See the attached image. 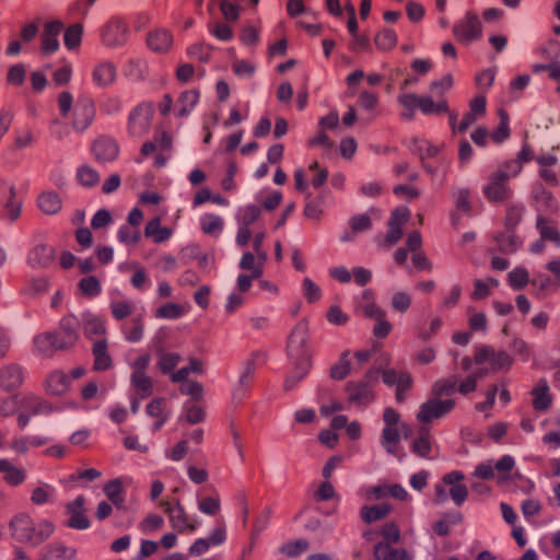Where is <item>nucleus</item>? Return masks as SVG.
<instances>
[{
    "label": "nucleus",
    "mask_w": 560,
    "mask_h": 560,
    "mask_svg": "<svg viewBox=\"0 0 560 560\" xmlns=\"http://www.w3.org/2000/svg\"><path fill=\"white\" fill-rule=\"evenodd\" d=\"M267 354L262 351H255L244 363V370L240 375L238 384L244 392L254 378L258 365L266 362Z\"/></svg>",
    "instance_id": "nucleus-23"
},
{
    "label": "nucleus",
    "mask_w": 560,
    "mask_h": 560,
    "mask_svg": "<svg viewBox=\"0 0 560 560\" xmlns=\"http://www.w3.org/2000/svg\"><path fill=\"white\" fill-rule=\"evenodd\" d=\"M104 492L116 506H120L122 504V483L119 479L108 481L104 487Z\"/></svg>",
    "instance_id": "nucleus-55"
},
{
    "label": "nucleus",
    "mask_w": 560,
    "mask_h": 560,
    "mask_svg": "<svg viewBox=\"0 0 560 560\" xmlns=\"http://www.w3.org/2000/svg\"><path fill=\"white\" fill-rule=\"evenodd\" d=\"M132 310L133 305L131 302L117 301L110 303L112 315L117 320L128 317L132 313Z\"/></svg>",
    "instance_id": "nucleus-62"
},
{
    "label": "nucleus",
    "mask_w": 560,
    "mask_h": 560,
    "mask_svg": "<svg viewBox=\"0 0 560 560\" xmlns=\"http://www.w3.org/2000/svg\"><path fill=\"white\" fill-rule=\"evenodd\" d=\"M63 30V23L59 20L47 22L42 33L40 51L44 55H51L59 48L58 36Z\"/></svg>",
    "instance_id": "nucleus-16"
},
{
    "label": "nucleus",
    "mask_w": 560,
    "mask_h": 560,
    "mask_svg": "<svg viewBox=\"0 0 560 560\" xmlns=\"http://www.w3.org/2000/svg\"><path fill=\"white\" fill-rule=\"evenodd\" d=\"M57 103L61 117L69 119L75 132L88 130L96 118V105L89 94H80L74 101L70 92L63 91L58 95Z\"/></svg>",
    "instance_id": "nucleus-2"
},
{
    "label": "nucleus",
    "mask_w": 560,
    "mask_h": 560,
    "mask_svg": "<svg viewBox=\"0 0 560 560\" xmlns=\"http://www.w3.org/2000/svg\"><path fill=\"white\" fill-rule=\"evenodd\" d=\"M499 252L503 254H513L522 245V241L515 235L513 230L498 233L494 236Z\"/></svg>",
    "instance_id": "nucleus-34"
},
{
    "label": "nucleus",
    "mask_w": 560,
    "mask_h": 560,
    "mask_svg": "<svg viewBox=\"0 0 560 560\" xmlns=\"http://www.w3.org/2000/svg\"><path fill=\"white\" fill-rule=\"evenodd\" d=\"M84 504L85 498L83 495L77 497L67 504V513L70 515L67 521V526L74 529H86L90 527V521L85 515Z\"/></svg>",
    "instance_id": "nucleus-15"
},
{
    "label": "nucleus",
    "mask_w": 560,
    "mask_h": 560,
    "mask_svg": "<svg viewBox=\"0 0 560 560\" xmlns=\"http://www.w3.org/2000/svg\"><path fill=\"white\" fill-rule=\"evenodd\" d=\"M366 542H372L374 560H385V526L380 529H366L363 533Z\"/></svg>",
    "instance_id": "nucleus-30"
},
{
    "label": "nucleus",
    "mask_w": 560,
    "mask_h": 560,
    "mask_svg": "<svg viewBox=\"0 0 560 560\" xmlns=\"http://www.w3.org/2000/svg\"><path fill=\"white\" fill-rule=\"evenodd\" d=\"M350 350H345L339 360L330 368L329 375L335 381L345 380L353 370L350 362Z\"/></svg>",
    "instance_id": "nucleus-37"
},
{
    "label": "nucleus",
    "mask_w": 560,
    "mask_h": 560,
    "mask_svg": "<svg viewBox=\"0 0 560 560\" xmlns=\"http://www.w3.org/2000/svg\"><path fill=\"white\" fill-rule=\"evenodd\" d=\"M411 433V428L400 421V415L393 408L387 407V445L398 442L400 438L408 439Z\"/></svg>",
    "instance_id": "nucleus-13"
},
{
    "label": "nucleus",
    "mask_w": 560,
    "mask_h": 560,
    "mask_svg": "<svg viewBox=\"0 0 560 560\" xmlns=\"http://www.w3.org/2000/svg\"><path fill=\"white\" fill-rule=\"evenodd\" d=\"M23 381V370L16 363H10L0 370V387L5 392L19 388Z\"/></svg>",
    "instance_id": "nucleus-20"
},
{
    "label": "nucleus",
    "mask_w": 560,
    "mask_h": 560,
    "mask_svg": "<svg viewBox=\"0 0 560 560\" xmlns=\"http://www.w3.org/2000/svg\"><path fill=\"white\" fill-rule=\"evenodd\" d=\"M537 228L539 229L542 240L555 242L558 246H560V233L556 228L548 225L545 218H539L537 220Z\"/></svg>",
    "instance_id": "nucleus-59"
},
{
    "label": "nucleus",
    "mask_w": 560,
    "mask_h": 560,
    "mask_svg": "<svg viewBox=\"0 0 560 560\" xmlns=\"http://www.w3.org/2000/svg\"><path fill=\"white\" fill-rule=\"evenodd\" d=\"M92 353L94 357L93 369L95 371H106L112 368L113 360L108 353L106 339L95 341L92 348Z\"/></svg>",
    "instance_id": "nucleus-29"
},
{
    "label": "nucleus",
    "mask_w": 560,
    "mask_h": 560,
    "mask_svg": "<svg viewBox=\"0 0 560 560\" xmlns=\"http://www.w3.org/2000/svg\"><path fill=\"white\" fill-rule=\"evenodd\" d=\"M92 153L97 162L109 163L118 158L119 145L109 137H101L93 142Z\"/></svg>",
    "instance_id": "nucleus-14"
},
{
    "label": "nucleus",
    "mask_w": 560,
    "mask_h": 560,
    "mask_svg": "<svg viewBox=\"0 0 560 560\" xmlns=\"http://www.w3.org/2000/svg\"><path fill=\"white\" fill-rule=\"evenodd\" d=\"M349 225L351 228V232H345V234L340 237L342 242L351 241L352 234L364 232L371 229V217L369 213L354 215L349 220Z\"/></svg>",
    "instance_id": "nucleus-41"
},
{
    "label": "nucleus",
    "mask_w": 560,
    "mask_h": 560,
    "mask_svg": "<svg viewBox=\"0 0 560 560\" xmlns=\"http://www.w3.org/2000/svg\"><path fill=\"white\" fill-rule=\"evenodd\" d=\"M9 528L14 540L32 547L40 546L55 532V525L51 522L47 520L35 522L26 513H19L13 516L9 523Z\"/></svg>",
    "instance_id": "nucleus-3"
},
{
    "label": "nucleus",
    "mask_w": 560,
    "mask_h": 560,
    "mask_svg": "<svg viewBox=\"0 0 560 560\" xmlns=\"http://www.w3.org/2000/svg\"><path fill=\"white\" fill-rule=\"evenodd\" d=\"M509 173L498 170L489 175V183L483 186V194L489 201L499 202L510 198Z\"/></svg>",
    "instance_id": "nucleus-10"
},
{
    "label": "nucleus",
    "mask_w": 560,
    "mask_h": 560,
    "mask_svg": "<svg viewBox=\"0 0 560 560\" xmlns=\"http://www.w3.org/2000/svg\"><path fill=\"white\" fill-rule=\"evenodd\" d=\"M378 380L380 378H368V375L364 374L361 381L349 382L346 385L348 402L357 407H363L371 404L375 397L373 388L377 384Z\"/></svg>",
    "instance_id": "nucleus-8"
},
{
    "label": "nucleus",
    "mask_w": 560,
    "mask_h": 560,
    "mask_svg": "<svg viewBox=\"0 0 560 560\" xmlns=\"http://www.w3.org/2000/svg\"><path fill=\"white\" fill-rule=\"evenodd\" d=\"M199 101V92L197 90L185 91L179 96V104L182 108L179 109V116H186L188 113L195 107V105Z\"/></svg>",
    "instance_id": "nucleus-52"
},
{
    "label": "nucleus",
    "mask_w": 560,
    "mask_h": 560,
    "mask_svg": "<svg viewBox=\"0 0 560 560\" xmlns=\"http://www.w3.org/2000/svg\"><path fill=\"white\" fill-rule=\"evenodd\" d=\"M33 351L37 355L51 358L58 351L55 332L46 331L36 335L33 339Z\"/></svg>",
    "instance_id": "nucleus-24"
},
{
    "label": "nucleus",
    "mask_w": 560,
    "mask_h": 560,
    "mask_svg": "<svg viewBox=\"0 0 560 560\" xmlns=\"http://www.w3.org/2000/svg\"><path fill=\"white\" fill-rule=\"evenodd\" d=\"M307 549L308 541L305 539H298L282 545L280 548V552L289 558H295L300 556L302 552L306 551Z\"/></svg>",
    "instance_id": "nucleus-57"
},
{
    "label": "nucleus",
    "mask_w": 560,
    "mask_h": 560,
    "mask_svg": "<svg viewBox=\"0 0 560 560\" xmlns=\"http://www.w3.org/2000/svg\"><path fill=\"white\" fill-rule=\"evenodd\" d=\"M353 359V371L361 370L370 364L365 373L368 378H380L382 376L385 382V350L382 341L373 340L368 348L354 351Z\"/></svg>",
    "instance_id": "nucleus-4"
},
{
    "label": "nucleus",
    "mask_w": 560,
    "mask_h": 560,
    "mask_svg": "<svg viewBox=\"0 0 560 560\" xmlns=\"http://www.w3.org/2000/svg\"><path fill=\"white\" fill-rule=\"evenodd\" d=\"M75 556V548L55 541L42 549L38 560H74Z\"/></svg>",
    "instance_id": "nucleus-21"
},
{
    "label": "nucleus",
    "mask_w": 560,
    "mask_h": 560,
    "mask_svg": "<svg viewBox=\"0 0 560 560\" xmlns=\"http://www.w3.org/2000/svg\"><path fill=\"white\" fill-rule=\"evenodd\" d=\"M308 328L306 323L300 322L292 329L287 345V352L293 370L284 382L287 390L292 389L310 371L312 357L307 346Z\"/></svg>",
    "instance_id": "nucleus-1"
},
{
    "label": "nucleus",
    "mask_w": 560,
    "mask_h": 560,
    "mask_svg": "<svg viewBox=\"0 0 560 560\" xmlns=\"http://www.w3.org/2000/svg\"><path fill=\"white\" fill-rule=\"evenodd\" d=\"M15 197V187L4 180L0 182V198H7L4 211L11 221H15L21 214V202Z\"/></svg>",
    "instance_id": "nucleus-22"
},
{
    "label": "nucleus",
    "mask_w": 560,
    "mask_h": 560,
    "mask_svg": "<svg viewBox=\"0 0 560 560\" xmlns=\"http://www.w3.org/2000/svg\"><path fill=\"white\" fill-rule=\"evenodd\" d=\"M457 381L456 376L436 381L432 386L433 395L436 397L452 395L456 389Z\"/></svg>",
    "instance_id": "nucleus-49"
},
{
    "label": "nucleus",
    "mask_w": 560,
    "mask_h": 560,
    "mask_svg": "<svg viewBox=\"0 0 560 560\" xmlns=\"http://www.w3.org/2000/svg\"><path fill=\"white\" fill-rule=\"evenodd\" d=\"M499 115L501 118L500 124L497 130L491 135L493 141L497 143H501L510 137L509 115L503 109L499 112Z\"/></svg>",
    "instance_id": "nucleus-58"
},
{
    "label": "nucleus",
    "mask_w": 560,
    "mask_h": 560,
    "mask_svg": "<svg viewBox=\"0 0 560 560\" xmlns=\"http://www.w3.org/2000/svg\"><path fill=\"white\" fill-rule=\"evenodd\" d=\"M23 407L32 415H47L51 411V406L46 400L34 395H26L23 398Z\"/></svg>",
    "instance_id": "nucleus-45"
},
{
    "label": "nucleus",
    "mask_w": 560,
    "mask_h": 560,
    "mask_svg": "<svg viewBox=\"0 0 560 560\" xmlns=\"http://www.w3.org/2000/svg\"><path fill=\"white\" fill-rule=\"evenodd\" d=\"M355 313L365 318L375 319L377 323L373 334L377 339L385 337V320L383 310L375 304V295L371 290H364L355 301Z\"/></svg>",
    "instance_id": "nucleus-5"
},
{
    "label": "nucleus",
    "mask_w": 560,
    "mask_h": 560,
    "mask_svg": "<svg viewBox=\"0 0 560 560\" xmlns=\"http://www.w3.org/2000/svg\"><path fill=\"white\" fill-rule=\"evenodd\" d=\"M91 75L96 88L107 89L117 79V68L112 61H101L93 68Z\"/></svg>",
    "instance_id": "nucleus-19"
},
{
    "label": "nucleus",
    "mask_w": 560,
    "mask_h": 560,
    "mask_svg": "<svg viewBox=\"0 0 560 560\" xmlns=\"http://www.w3.org/2000/svg\"><path fill=\"white\" fill-rule=\"evenodd\" d=\"M418 109H420L423 115H441L448 113V104L445 100L434 102L432 96L427 95L421 96Z\"/></svg>",
    "instance_id": "nucleus-39"
},
{
    "label": "nucleus",
    "mask_w": 560,
    "mask_h": 560,
    "mask_svg": "<svg viewBox=\"0 0 560 560\" xmlns=\"http://www.w3.org/2000/svg\"><path fill=\"white\" fill-rule=\"evenodd\" d=\"M130 381L140 398L144 399L152 395L153 381L147 373H131Z\"/></svg>",
    "instance_id": "nucleus-38"
},
{
    "label": "nucleus",
    "mask_w": 560,
    "mask_h": 560,
    "mask_svg": "<svg viewBox=\"0 0 560 560\" xmlns=\"http://www.w3.org/2000/svg\"><path fill=\"white\" fill-rule=\"evenodd\" d=\"M125 337L130 342H137L141 340L143 336V323L141 317H135L131 319L130 326H124Z\"/></svg>",
    "instance_id": "nucleus-56"
},
{
    "label": "nucleus",
    "mask_w": 560,
    "mask_h": 560,
    "mask_svg": "<svg viewBox=\"0 0 560 560\" xmlns=\"http://www.w3.org/2000/svg\"><path fill=\"white\" fill-rule=\"evenodd\" d=\"M453 36L463 45H469L482 37V23L477 13L467 11L463 19L455 22Z\"/></svg>",
    "instance_id": "nucleus-6"
},
{
    "label": "nucleus",
    "mask_w": 560,
    "mask_h": 560,
    "mask_svg": "<svg viewBox=\"0 0 560 560\" xmlns=\"http://www.w3.org/2000/svg\"><path fill=\"white\" fill-rule=\"evenodd\" d=\"M78 287L81 293L88 298H95L102 291L101 282L94 276H88L82 278L79 281Z\"/></svg>",
    "instance_id": "nucleus-47"
},
{
    "label": "nucleus",
    "mask_w": 560,
    "mask_h": 560,
    "mask_svg": "<svg viewBox=\"0 0 560 560\" xmlns=\"http://www.w3.org/2000/svg\"><path fill=\"white\" fill-rule=\"evenodd\" d=\"M199 510L208 515H215L219 513L221 504L220 498L217 494L215 497H206L198 502Z\"/></svg>",
    "instance_id": "nucleus-63"
},
{
    "label": "nucleus",
    "mask_w": 560,
    "mask_h": 560,
    "mask_svg": "<svg viewBox=\"0 0 560 560\" xmlns=\"http://www.w3.org/2000/svg\"><path fill=\"white\" fill-rule=\"evenodd\" d=\"M360 516L363 522L371 524L385 517V504L382 505H364L361 509Z\"/></svg>",
    "instance_id": "nucleus-53"
},
{
    "label": "nucleus",
    "mask_w": 560,
    "mask_h": 560,
    "mask_svg": "<svg viewBox=\"0 0 560 560\" xmlns=\"http://www.w3.org/2000/svg\"><path fill=\"white\" fill-rule=\"evenodd\" d=\"M147 44L155 52H166L172 47L173 36L167 30H154L148 34Z\"/></svg>",
    "instance_id": "nucleus-26"
},
{
    "label": "nucleus",
    "mask_w": 560,
    "mask_h": 560,
    "mask_svg": "<svg viewBox=\"0 0 560 560\" xmlns=\"http://www.w3.org/2000/svg\"><path fill=\"white\" fill-rule=\"evenodd\" d=\"M524 208L522 206L510 205L506 209V215L504 220L505 228L513 230L522 220Z\"/></svg>",
    "instance_id": "nucleus-61"
},
{
    "label": "nucleus",
    "mask_w": 560,
    "mask_h": 560,
    "mask_svg": "<svg viewBox=\"0 0 560 560\" xmlns=\"http://www.w3.org/2000/svg\"><path fill=\"white\" fill-rule=\"evenodd\" d=\"M165 513L168 514L171 523L177 530L195 529V525L188 524L186 512L179 503V500H174V506H167Z\"/></svg>",
    "instance_id": "nucleus-33"
},
{
    "label": "nucleus",
    "mask_w": 560,
    "mask_h": 560,
    "mask_svg": "<svg viewBox=\"0 0 560 560\" xmlns=\"http://www.w3.org/2000/svg\"><path fill=\"white\" fill-rule=\"evenodd\" d=\"M77 180L85 188H93L100 184V173L89 165L80 166L77 171Z\"/></svg>",
    "instance_id": "nucleus-42"
},
{
    "label": "nucleus",
    "mask_w": 560,
    "mask_h": 560,
    "mask_svg": "<svg viewBox=\"0 0 560 560\" xmlns=\"http://www.w3.org/2000/svg\"><path fill=\"white\" fill-rule=\"evenodd\" d=\"M396 386L395 400L401 404L406 400V393L411 389L413 380L408 372H398L387 369V386Z\"/></svg>",
    "instance_id": "nucleus-18"
},
{
    "label": "nucleus",
    "mask_w": 560,
    "mask_h": 560,
    "mask_svg": "<svg viewBox=\"0 0 560 560\" xmlns=\"http://www.w3.org/2000/svg\"><path fill=\"white\" fill-rule=\"evenodd\" d=\"M411 447H412V452L415 454H417L418 456H421V457L429 456L431 448H432V444H431L430 433L427 428H421L419 430V436L413 440Z\"/></svg>",
    "instance_id": "nucleus-44"
},
{
    "label": "nucleus",
    "mask_w": 560,
    "mask_h": 560,
    "mask_svg": "<svg viewBox=\"0 0 560 560\" xmlns=\"http://www.w3.org/2000/svg\"><path fill=\"white\" fill-rule=\"evenodd\" d=\"M148 416L155 418L153 431H160L170 417V410L166 408V399L163 397L154 398L147 405Z\"/></svg>",
    "instance_id": "nucleus-25"
},
{
    "label": "nucleus",
    "mask_w": 560,
    "mask_h": 560,
    "mask_svg": "<svg viewBox=\"0 0 560 560\" xmlns=\"http://www.w3.org/2000/svg\"><path fill=\"white\" fill-rule=\"evenodd\" d=\"M83 34V26L81 23H74L70 25L63 34L65 46L72 50L81 45Z\"/></svg>",
    "instance_id": "nucleus-46"
},
{
    "label": "nucleus",
    "mask_w": 560,
    "mask_h": 560,
    "mask_svg": "<svg viewBox=\"0 0 560 560\" xmlns=\"http://www.w3.org/2000/svg\"><path fill=\"white\" fill-rule=\"evenodd\" d=\"M410 215V210L406 206H399L393 210L390 219L387 222L389 226L387 243L394 244L401 238L404 234L401 226L409 221Z\"/></svg>",
    "instance_id": "nucleus-17"
},
{
    "label": "nucleus",
    "mask_w": 560,
    "mask_h": 560,
    "mask_svg": "<svg viewBox=\"0 0 560 560\" xmlns=\"http://www.w3.org/2000/svg\"><path fill=\"white\" fill-rule=\"evenodd\" d=\"M55 258V249L54 247L40 244L35 246L28 254V262L33 267L37 268H46L48 267Z\"/></svg>",
    "instance_id": "nucleus-28"
},
{
    "label": "nucleus",
    "mask_w": 560,
    "mask_h": 560,
    "mask_svg": "<svg viewBox=\"0 0 560 560\" xmlns=\"http://www.w3.org/2000/svg\"><path fill=\"white\" fill-rule=\"evenodd\" d=\"M411 302L410 294L405 291H398L393 294L390 304L396 312L404 314L410 308Z\"/></svg>",
    "instance_id": "nucleus-60"
},
{
    "label": "nucleus",
    "mask_w": 560,
    "mask_h": 560,
    "mask_svg": "<svg viewBox=\"0 0 560 560\" xmlns=\"http://www.w3.org/2000/svg\"><path fill=\"white\" fill-rule=\"evenodd\" d=\"M46 392L54 396L65 394L69 388V378L61 371H54L45 381Z\"/></svg>",
    "instance_id": "nucleus-32"
},
{
    "label": "nucleus",
    "mask_w": 560,
    "mask_h": 560,
    "mask_svg": "<svg viewBox=\"0 0 560 560\" xmlns=\"http://www.w3.org/2000/svg\"><path fill=\"white\" fill-rule=\"evenodd\" d=\"M212 46L205 43H196L187 48V55L200 62H208L211 57Z\"/></svg>",
    "instance_id": "nucleus-50"
},
{
    "label": "nucleus",
    "mask_w": 560,
    "mask_h": 560,
    "mask_svg": "<svg viewBox=\"0 0 560 560\" xmlns=\"http://www.w3.org/2000/svg\"><path fill=\"white\" fill-rule=\"evenodd\" d=\"M80 322L74 315H67L60 319L59 327L55 330L57 350H69L79 340Z\"/></svg>",
    "instance_id": "nucleus-9"
},
{
    "label": "nucleus",
    "mask_w": 560,
    "mask_h": 560,
    "mask_svg": "<svg viewBox=\"0 0 560 560\" xmlns=\"http://www.w3.org/2000/svg\"><path fill=\"white\" fill-rule=\"evenodd\" d=\"M2 479L12 487L22 485L26 479L25 470L13 465L9 459H0Z\"/></svg>",
    "instance_id": "nucleus-27"
},
{
    "label": "nucleus",
    "mask_w": 560,
    "mask_h": 560,
    "mask_svg": "<svg viewBox=\"0 0 560 560\" xmlns=\"http://www.w3.org/2000/svg\"><path fill=\"white\" fill-rule=\"evenodd\" d=\"M508 282L513 290H522L529 282V273L525 268L517 267L509 272Z\"/></svg>",
    "instance_id": "nucleus-48"
},
{
    "label": "nucleus",
    "mask_w": 560,
    "mask_h": 560,
    "mask_svg": "<svg viewBox=\"0 0 560 560\" xmlns=\"http://www.w3.org/2000/svg\"><path fill=\"white\" fill-rule=\"evenodd\" d=\"M223 220L221 217L207 213L200 219V226L205 234L218 236L223 230Z\"/></svg>",
    "instance_id": "nucleus-43"
},
{
    "label": "nucleus",
    "mask_w": 560,
    "mask_h": 560,
    "mask_svg": "<svg viewBox=\"0 0 560 560\" xmlns=\"http://www.w3.org/2000/svg\"><path fill=\"white\" fill-rule=\"evenodd\" d=\"M118 240L125 244H136L140 240V231L129 224L120 226Z\"/></svg>",
    "instance_id": "nucleus-64"
},
{
    "label": "nucleus",
    "mask_w": 560,
    "mask_h": 560,
    "mask_svg": "<svg viewBox=\"0 0 560 560\" xmlns=\"http://www.w3.org/2000/svg\"><path fill=\"white\" fill-rule=\"evenodd\" d=\"M154 115V105L151 102L138 104L128 116L127 131L133 138L145 136L150 128Z\"/></svg>",
    "instance_id": "nucleus-7"
},
{
    "label": "nucleus",
    "mask_w": 560,
    "mask_h": 560,
    "mask_svg": "<svg viewBox=\"0 0 560 560\" xmlns=\"http://www.w3.org/2000/svg\"><path fill=\"white\" fill-rule=\"evenodd\" d=\"M102 43L112 48L120 47L127 43V23L118 16L112 18L101 31Z\"/></svg>",
    "instance_id": "nucleus-11"
},
{
    "label": "nucleus",
    "mask_w": 560,
    "mask_h": 560,
    "mask_svg": "<svg viewBox=\"0 0 560 560\" xmlns=\"http://www.w3.org/2000/svg\"><path fill=\"white\" fill-rule=\"evenodd\" d=\"M172 232L167 228L161 226L160 218H153L150 220L144 229V235L153 238L155 243H162L170 238Z\"/></svg>",
    "instance_id": "nucleus-40"
},
{
    "label": "nucleus",
    "mask_w": 560,
    "mask_h": 560,
    "mask_svg": "<svg viewBox=\"0 0 560 560\" xmlns=\"http://www.w3.org/2000/svg\"><path fill=\"white\" fill-rule=\"evenodd\" d=\"M39 209L46 214H55L61 209V198L55 191H45L37 199Z\"/></svg>",
    "instance_id": "nucleus-36"
},
{
    "label": "nucleus",
    "mask_w": 560,
    "mask_h": 560,
    "mask_svg": "<svg viewBox=\"0 0 560 560\" xmlns=\"http://www.w3.org/2000/svg\"><path fill=\"white\" fill-rule=\"evenodd\" d=\"M158 362L156 366L161 371L162 374L167 375L172 374L173 370L182 361L180 354L176 352L166 351L162 348L156 350Z\"/></svg>",
    "instance_id": "nucleus-35"
},
{
    "label": "nucleus",
    "mask_w": 560,
    "mask_h": 560,
    "mask_svg": "<svg viewBox=\"0 0 560 560\" xmlns=\"http://www.w3.org/2000/svg\"><path fill=\"white\" fill-rule=\"evenodd\" d=\"M100 108L104 115H116L122 110V102L116 95H107L101 101Z\"/></svg>",
    "instance_id": "nucleus-54"
},
{
    "label": "nucleus",
    "mask_w": 560,
    "mask_h": 560,
    "mask_svg": "<svg viewBox=\"0 0 560 560\" xmlns=\"http://www.w3.org/2000/svg\"><path fill=\"white\" fill-rule=\"evenodd\" d=\"M455 401L453 399L440 400L432 398L421 404L417 413V420L421 423H430L434 419H440L454 409Z\"/></svg>",
    "instance_id": "nucleus-12"
},
{
    "label": "nucleus",
    "mask_w": 560,
    "mask_h": 560,
    "mask_svg": "<svg viewBox=\"0 0 560 560\" xmlns=\"http://www.w3.org/2000/svg\"><path fill=\"white\" fill-rule=\"evenodd\" d=\"M533 396V407L537 411H545L551 406V396L546 380H539L538 384L530 392Z\"/></svg>",
    "instance_id": "nucleus-31"
},
{
    "label": "nucleus",
    "mask_w": 560,
    "mask_h": 560,
    "mask_svg": "<svg viewBox=\"0 0 560 560\" xmlns=\"http://www.w3.org/2000/svg\"><path fill=\"white\" fill-rule=\"evenodd\" d=\"M412 151L423 161L425 158H433L440 152V147L427 140H415Z\"/></svg>",
    "instance_id": "nucleus-51"
}]
</instances>
